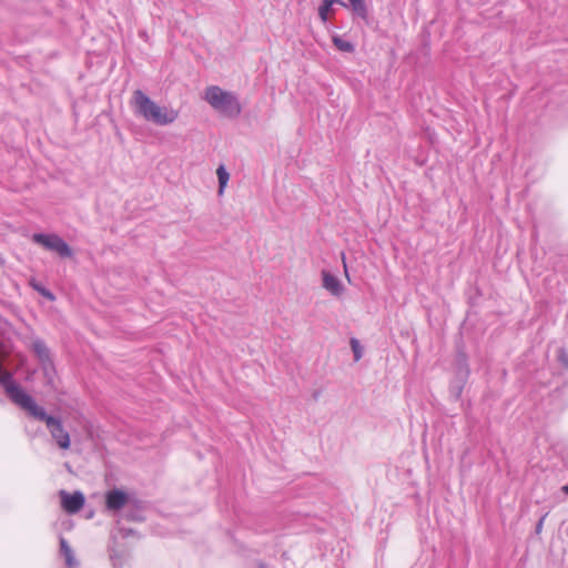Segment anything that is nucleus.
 I'll use <instances>...</instances> for the list:
<instances>
[{"label":"nucleus","instance_id":"obj_9","mask_svg":"<svg viewBox=\"0 0 568 568\" xmlns=\"http://www.w3.org/2000/svg\"><path fill=\"white\" fill-rule=\"evenodd\" d=\"M334 3L346 7V3L342 0H324L318 7V16L324 23L327 21L328 12Z\"/></svg>","mask_w":568,"mask_h":568},{"label":"nucleus","instance_id":"obj_5","mask_svg":"<svg viewBox=\"0 0 568 568\" xmlns=\"http://www.w3.org/2000/svg\"><path fill=\"white\" fill-rule=\"evenodd\" d=\"M322 286L336 297L341 296L345 290L342 282L326 270L322 271Z\"/></svg>","mask_w":568,"mask_h":568},{"label":"nucleus","instance_id":"obj_7","mask_svg":"<svg viewBox=\"0 0 568 568\" xmlns=\"http://www.w3.org/2000/svg\"><path fill=\"white\" fill-rule=\"evenodd\" d=\"M60 552L64 557L65 565L68 568H77L79 566V562L74 557L73 550L71 549L68 541L63 537H60Z\"/></svg>","mask_w":568,"mask_h":568},{"label":"nucleus","instance_id":"obj_17","mask_svg":"<svg viewBox=\"0 0 568 568\" xmlns=\"http://www.w3.org/2000/svg\"><path fill=\"white\" fill-rule=\"evenodd\" d=\"M342 262H343V266H344L345 275H346V277L348 278V271H347V264H346V257H345V254H342Z\"/></svg>","mask_w":568,"mask_h":568},{"label":"nucleus","instance_id":"obj_12","mask_svg":"<svg viewBox=\"0 0 568 568\" xmlns=\"http://www.w3.org/2000/svg\"><path fill=\"white\" fill-rule=\"evenodd\" d=\"M333 43L339 51L343 52L352 53L355 50V45L351 41L345 40L338 36L333 37Z\"/></svg>","mask_w":568,"mask_h":568},{"label":"nucleus","instance_id":"obj_6","mask_svg":"<svg viewBox=\"0 0 568 568\" xmlns=\"http://www.w3.org/2000/svg\"><path fill=\"white\" fill-rule=\"evenodd\" d=\"M128 503V495L120 489H112L105 494V505L109 510H120Z\"/></svg>","mask_w":568,"mask_h":568},{"label":"nucleus","instance_id":"obj_14","mask_svg":"<svg viewBox=\"0 0 568 568\" xmlns=\"http://www.w3.org/2000/svg\"><path fill=\"white\" fill-rule=\"evenodd\" d=\"M558 362L568 371V352L565 347H559L557 351Z\"/></svg>","mask_w":568,"mask_h":568},{"label":"nucleus","instance_id":"obj_10","mask_svg":"<svg viewBox=\"0 0 568 568\" xmlns=\"http://www.w3.org/2000/svg\"><path fill=\"white\" fill-rule=\"evenodd\" d=\"M352 11L363 20H367L368 10L365 0H348Z\"/></svg>","mask_w":568,"mask_h":568},{"label":"nucleus","instance_id":"obj_8","mask_svg":"<svg viewBox=\"0 0 568 568\" xmlns=\"http://www.w3.org/2000/svg\"><path fill=\"white\" fill-rule=\"evenodd\" d=\"M32 349L41 362L50 361V352L44 341L36 338L32 341Z\"/></svg>","mask_w":568,"mask_h":568},{"label":"nucleus","instance_id":"obj_3","mask_svg":"<svg viewBox=\"0 0 568 568\" xmlns=\"http://www.w3.org/2000/svg\"><path fill=\"white\" fill-rule=\"evenodd\" d=\"M32 241L49 251L58 253L61 257H71L72 250L68 243L57 234L34 233Z\"/></svg>","mask_w":568,"mask_h":568},{"label":"nucleus","instance_id":"obj_4","mask_svg":"<svg viewBox=\"0 0 568 568\" xmlns=\"http://www.w3.org/2000/svg\"><path fill=\"white\" fill-rule=\"evenodd\" d=\"M60 497L63 509L69 514L78 513L83 507L85 501L81 491L69 494L65 490H61Z\"/></svg>","mask_w":568,"mask_h":568},{"label":"nucleus","instance_id":"obj_13","mask_svg":"<svg viewBox=\"0 0 568 568\" xmlns=\"http://www.w3.org/2000/svg\"><path fill=\"white\" fill-rule=\"evenodd\" d=\"M351 347L354 354L355 362H358L363 356V348L359 344V341L356 338L351 339Z\"/></svg>","mask_w":568,"mask_h":568},{"label":"nucleus","instance_id":"obj_11","mask_svg":"<svg viewBox=\"0 0 568 568\" xmlns=\"http://www.w3.org/2000/svg\"><path fill=\"white\" fill-rule=\"evenodd\" d=\"M216 175L219 179V195H222L229 183L230 173L227 172L226 168L221 164L216 170Z\"/></svg>","mask_w":568,"mask_h":568},{"label":"nucleus","instance_id":"obj_2","mask_svg":"<svg viewBox=\"0 0 568 568\" xmlns=\"http://www.w3.org/2000/svg\"><path fill=\"white\" fill-rule=\"evenodd\" d=\"M203 99L219 113L235 119L242 112V105L234 92L223 90L219 85L205 89Z\"/></svg>","mask_w":568,"mask_h":568},{"label":"nucleus","instance_id":"obj_18","mask_svg":"<svg viewBox=\"0 0 568 568\" xmlns=\"http://www.w3.org/2000/svg\"><path fill=\"white\" fill-rule=\"evenodd\" d=\"M562 491H565L566 494H568V485H565V486L562 487Z\"/></svg>","mask_w":568,"mask_h":568},{"label":"nucleus","instance_id":"obj_15","mask_svg":"<svg viewBox=\"0 0 568 568\" xmlns=\"http://www.w3.org/2000/svg\"><path fill=\"white\" fill-rule=\"evenodd\" d=\"M34 287H36V290H38V291H39L43 296H45L47 298H49V300H54V296H53V294H52L50 291H48V290H45V288H41V287H39V286H34Z\"/></svg>","mask_w":568,"mask_h":568},{"label":"nucleus","instance_id":"obj_16","mask_svg":"<svg viewBox=\"0 0 568 568\" xmlns=\"http://www.w3.org/2000/svg\"><path fill=\"white\" fill-rule=\"evenodd\" d=\"M545 516L537 523L536 525V532L539 534L542 529Z\"/></svg>","mask_w":568,"mask_h":568},{"label":"nucleus","instance_id":"obj_1","mask_svg":"<svg viewBox=\"0 0 568 568\" xmlns=\"http://www.w3.org/2000/svg\"><path fill=\"white\" fill-rule=\"evenodd\" d=\"M131 105L135 115L156 125H169L179 118L178 110L159 105L140 89L133 92Z\"/></svg>","mask_w":568,"mask_h":568},{"label":"nucleus","instance_id":"obj_19","mask_svg":"<svg viewBox=\"0 0 568 568\" xmlns=\"http://www.w3.org/2000/svg\"><path fill=\"white\" fill-rule=\"evenodd\" d=\"M258 568H267V566H266V565H264V564H260V565H258Z\"/></svg>","mask_w":568,"mask_h":568}]
</instances>
